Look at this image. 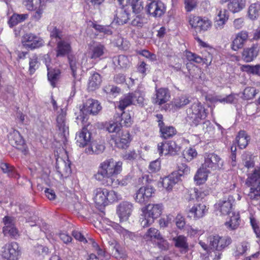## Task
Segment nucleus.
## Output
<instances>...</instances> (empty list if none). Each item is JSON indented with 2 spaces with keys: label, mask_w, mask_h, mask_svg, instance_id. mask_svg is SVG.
<instances>
[{
  "label": "nucleus",
  "mask_w": 260,
  "mask_h": 260,
  "mask_svg": "<svg viewBox=\"0 0 260 260\" xmlns=\"http://www.w3.org/2000/svg\"><path fill=\"white\" fill-rule=\"evenodd\" d=\"M179 150V147L172 141L162 142L157 144V151L160 155H175Z\"/></svg>",
  "instance_id": "obj_13"
},
{
  "label": "nucleus",
  "mask_w": 260,
  "mask_h": 260,
  "mask_svg": "<svg viewBox=\"0 0 260 260\" xmlns=\"http://www.w3.org/2000/svg\"><path fill=\"white\" fill-rule=\"evenodd\" d=\"M132 120L131 114L128 112H124L121 116V126H129L132 124Z\"/></svg>",
  "instance_id": "obj_59"
},
{
  "label": "nucleus",
  "mask_w": 260,
  "mask_h": 260,
  "mask_svg": "<svg viewBox=\"0 0 260 260\" xmlns=\"http://www.w3.org/2000/svg\"><path fill=\"white\" fill-rule=\"evenodd\" d=\"M121 125L117 122L110 123L107 126V130L109 133H115L116 135L120 133Z\"/></svg>",
  "instance_id": "obj_63"
},
{
  "label": "nucleus",
  "mask_w": 260,
  "mask_h": 260,
  "mask_svg": "<svg viewBox=\"0 0 260 260\" xmlns=\"http://www.w3.org/2000/svg\"><path fill=\"white\" fill-rule=\"evenodd\" d=\"M22 43L24 46L31 49L39 48L44 44L42 38L32 33L25 34L23 36Z\"/></svg>",
  "instance_id": "obj_14"
},
{
  "label": "nucleus",
  "mask_w": 260,
  "mask_h": 260,
  "mask_svg": "<svg viewBox=\"0 0 260 260\" xmlns=\"http://www.w3.org/2000/svg\"><path fill=\"white\" fill-rule=\"evenodd\" d=\"M209 242L210 246L222 251L232 243V240L228 236H220L216 235L210 236Z\"/></svg>",
  "instance_id": "obj_12"
},
{
  "label": "nucleus",
  "mask_w": 260,
  "mask_h": 260,
  "mask_svg": "<svg viewBox=\"0 0 260 260\" xmlns=\"http://www.w3.org/2000/svg\"><path fill=\"white\" fill-rule=\"evenodd\" d=\"M174 217L172 215H169L166 217L161 218L159 220V223L161 228H166L169 226L173 220Z\"/></svg>",
  "instance_id": "obj_64"
},
{
  "label": "nucleus",
  "mask_w": 260,
  "mask_h": 260,
  "mask_svg": "<svg viewBox=\"0 0 260 260\" xmlns=\"http://www.w3.org/2000/svg\"><path fill=\"white\" fill-rule=\"evenodd\" d=\"M66 114L61 110V112L57 117L56 122L57 126L59 132L66 137L69 134V128L68 124L66 118Z\"/></svg>",
  "instance_id": "obj_28"
},
{
  "label": "nucleus",
  "mask_w": 260,
  "mask_h": 260,
  "mask_svg": "<svg viewBox=\"0 0 260 260\" xmlns=\"http://www.w3.org/2000/svg\"><path fill=\"white\" fill-rule=\"evenodd\" d=\"M94 201L98 206H106L121 199V196L113 190H108L106 188L99 187L94 191Z\"/></svg>",
  "instance_id": "obj_3"
},
{
  "label": "nucleus",
  "mask_w": 260,
  "mask_h": 260,
  "mask_svg": "<svg viewBox=\"0 0 260 260\" xmlns=\"http://www.w3.org/2000/svg\"><path fill=\"white\" fill-rule=\"evenodd\" d=\"M56 169L57 173L61 177L66 178L71 174V169L70 163L69 160L67 161L62 158L56 159Z\"/></svg>",
  "instance_id": "obj_27"
},
{
  "label": "nucleus",
  "mask_w": 260,
  "mask_h": 260,
  "mask_svg": "<svg viewBox=\"0 0 260 260\" xmlns=\"http://www.w3.org/2000/svg\"><path fill=\"white\" fill-rule=\"evenodd\" d=\"M210 250L208 253V258L209 260H219L222 255V251L213 248L210 246Z\"/></svg>",
  "instance_id": "obj_56"
},
{
  "label": "nucleus",
  "mask_w": 260,
  "mask_h": 260,
  "mask_svg": "<svg viewBox=\"0 0 260 260\" xmlns=\"http://www.w3.org/2000/svg\"><path fill=\"white\" fill-rule=\"evenodd\" d=\"M143 238L146 241H151L154 239H162V236L159 231L154 228L149 229L147 232L144 235Z\"/></svg>",
  "instance_id": "obj_41"
},
{
  "label": "nucleus",
  "mask_w": 260,
  "mask_h": 260,
  "mask_svg": "<svg viewBox=\"0 0 260 260\" xmlns=\"http://www.w3.org/2000/svg\"><path fill=\"white\" fill-rule=\"evenodd\" d=\"M174 173L179 174V179L182 176L187 175L190 173V168L185 164H181L178 166V170L177 172Z\"/></svg>",
  "instance_id": "obj_62"
},
{
  "label": "nucleus",
  "mask_w": 260,
  "mask_h": 260,
  "mask_svg": "<svg viewBox=\"0 0 260 260\" xmlns=\"http://www.w3.org/2000/svg\"><path fill=\"white\" fill-rule=\"evenodd\" d=\"M3 222L5 226L3 228V232L5 235H9L14 238L19 236L18 230L15 226V219L13 217L6 216L3 218Z\"/></svg>",
  "instance_id": "obj_17"
},
{
  "label": "nucleus",
  "mask_w": 260,
  "mask_h": 260,
  "mask_svg": "<svg viewBox=\"0 0 260 260\" xmlns=\"http://www.w3.org/2000/svg\"><path fill=\"white\" fill-rule=\"evenodd\" d=\"M146 19L144 16L138 15L132 20L131 24L134 26L142 27Z\"/></svg>",
  "instance_id": "obj_61"
},
{
  "label": "nucleus",
  "mask_w": 260,
  "mask_h": 260,
  "mask_svg": "<svg viewBox=\"0 0 260 260\" xmlns=\"http://www.w3.org/2000/svg\"><path fill=\"white\" fill-rule=\"evenodd\" d=\"M134 13H140L143 9V2L142 0H132L131 3Z\"/></svg>",
  "instance_id": "obj_57"
},
{
  "label": "nucleus",
  "mask_w": 260,
  "mask_h": 260,
  "mask_svg": "<svg viewBox=\"0 0 260 260\" xmlns=\"http://www.w3.org/2000/svg\"><path fill=\"white\" fill-rule=\"evenodd\" d=\"M190 101L186 95H181L176 98L171 102L172 107L175 110L180 109L182 107L189 104Z\"/></svg>",
  "instance_id": "obj_43"
},
{
  "label": "nucleus",
  "mask_w": 260,
  "mask_h": 260,
  "mask_svg": "<svg viewBox=\"0 0 260 260\" xmlns=\"http://www.w3.org/2000/svg\"><path fill=\"white\" fill-rule=\"evenodd\" d=\"M133 210V204L128 202H122L117 207V214L120 221L127 220Z\"/></svg>",
  "instance_id": "obj_18"
},
{
  "label": "nucleus",
  "mask_w": 260,
  "mask_h": 260,
  "mask_svg": "<svg viewBox=\"0 0 260 260\" xmlns=\"http://www.w3.org/2000/svg\"><path fill=\"white\" fill-rule=\"evenodd\" d=\"M208 208L205 203H197L194 204L188 211V216L197 219L203 217L207 212Z\"/></svg>",
  "instance_id": "obj_23"
},
{
  "label": "nucleus",
  "mask_w": 260,
  "mask_h": 260,
  "mask_svg": "<svg viewBox=\"0 0 260 260\" xmlns=\"http://www.w3.org/2000/svg\"><path fill=\"white\" fill-rule=\"evenodd\" d=\"M161 135L164 139L172 137L176 134L175 128L172 126H165L164 124L159 126Z\"/></svg>",
  "instance_id": "obj_46"
},
{
  "label": "nucleus",
  "mask_w": 260,
  "mask_h": 260,
  "mask_svg": "<svg viewBox=\"0 0 260 260\" xmlns=\"http://www.w3.org/2000/svg\"><path fill=\"white\" fill-rule=\"evenodd\" d=\"M128 95V96H131V99L133 104H142L143 103L144 99L143 96L141 95L139 91H135Z\"/></svg>",
  "instance_id": "obj_60"
},
{
  "label": "nucleus",
  "mask_w": 260,
  "mask_h": 260,
  "mask_svg": "<svg viewBox=\"0 0 260 260\" xmlns=\"http://www.w3.org/2000/svg\"><path fill=\"white\" fill-rule=\"evenodd\" d=\"M250 249V244L247 241H242L236 247L235 253L236 256L242 255Z\"/></svg>",
  "instance_id": "obj_50"
},
{
  "label": "nucleus",
  "mask_w": 260,
  "mask_h": 260,
  "mask_svg": "<svg viewBox=\"0 0 260 260\" xmlns=\"http://www.w3.org/2000/svg\"><path fill=\"white\" fill-rule=\"evenodd\" d=\"M163 205L159 204H149L142 209L143 216L141 218V224L143 227H147L152 224L155 219L159 217L162 213Z\"/></svg>",
  "instance_id": "obj_2"
},
{
  "label": "nucleus",
  "mask_w": 260,
  "mask_h": 260,
  "mask_svg": "<svg viewBox=\"0 0 260 260\" xmlns=\"http://www.w3.org/2000/svg\"><path fill=\"white\" fill-rule=\"evenodd\" d=\"M105 146L103 142H92L85 148V153L87 154H99L104 152Z\"/></svg>",
  "instance_id": "obj_34"
},
{
  "label": "nucleus",
  "mask_w": 260,
  "mask_h": 260,
  "mask_svg": "<svg viewBox=\"0 0 260 260\" xmlns=\"http://www.w3.org/2000/svg\"><path fill=\"white\" fill-rule=\"evenodd\" d=\"M129 18V14L122 6L117 9L113 21L119 25H122L126 23Z\"/></svg>",
  "instance_id": "obj_33"
},
{
  "label": "nucleus",
  "mask_w": 260,
  "mask_h": 260,
  "mask_svg": "<svg viewBox=\"0 0 260 260\" xmlns=\"http://www.w3.org/2000/svg\"><path fill=\"white\" fill-rule=\"evenodd\" d=\"M229 13L225 9H217L214 18L215 27L217 29H222L229 19Z\"/></svg>",
  "instance_id": "obj_21"
},
{
  "label": "nucleus",
  "mask_w": 260,
  "mask_h": 260,
  "mask_svg": "<svg viewBox=\"0 0 260 260\" xmlns=\"http://www.w3.org/2000/svg\"><path fill=\"white\" fill-rule=\"evenodd\" d=\"M23 5L28 11H35L34 19L39 20L42 17L46 5L45 0H23Z\"/></svg>",
  "instance_id": "obj_8"
},
{
  "label": "nucleus",
  "mask_w": 260,
  "mask_h": 260,
  "mask_svg": "<svg viewBox=\"0 0 260 260\" xmlns=\"http://www.w3.org/2000/svg\"><path fill=\"white\" fill-rule=\"evenodd\" d=\"M248 39V32L245 30H242L236 34L231 47L234 51H238L242 49Z\"/></svg>",
  "instance_id": "obj_20"
},
{
  "label": "nucleus",
  "mask_w": 260,
  "mask_h": 260,
  "mask_svg": "<svg viewBox=\"0 0 260 260\" xmlns=\"http://www.w3.org/2000/svg\"><path fill=\"white\" fill-rule=\"evenodd\" d=\"M133 104L131 99V96L128 95H125L123 98H121L119 101L118 108L121 111L125 109L127 107Z\"/></svg>",
  "instance_id": "obj_58"
},
{
  "label": "nucleus",
  "mask_w": 260,
  "mask_h": 260,
  "mask_svg": "<svg viewBox=\"0 0 260 260\" xmlns=\"http://www.w3.org/2000/svg\"><path fill=\"white\" fill-rule=\"evenodd\" d=\"M8 139L10 144L17 149H20L24 144V140L20 133L16 130H13L9 133Z\"/></svg>",
  "instance_id": "obj_29"
},
{
  "label": "nucleus",
  "mask_w": 260,
  "mask_h": 260,
  "mask_svg": "<svg viewBox=\"0 0 260 260\" xmlns=\"http://www.w3.org/2000/svg\"><path fill=\"white\" fill-rule=\"evenodd\" d=\"M28 17L27 14H13L10 18L9 20V26L12 27L16 25L19 23H20Z\"/></svg>",
  "instance_id": "obj_47"
},
{
  "label": "nucleus",
  "mask_w": 260,
  "mask_h": 260,
  "mask_svg": "<svg viewBox=\"0 0 260 260\" xmlns=\"http://www.w3.org/2000/svg\"><path fill=\"white\" fill-rule=\"evenodd\" d=\"M0 168L4 173H7L9 177H16L17 173L12 166H9L7 164L2 163Z\"/></svg>",
  "instance_id": "obj_55"
},
{
  "label": "nucleus",
  "mask_w": 260,
  "mask_h": 260,
  "mask_svg": "<svg viewBox=\"0 0 260 260\" xmlns=\"http://www.w3.org/2000/svg\"><path fill=\"white\" fill-rule=\"evenodd\" d=\"M70 68L72 72V76L74 80L72 83V91L70 93V96L73 97L76 93V87L80 82V79L77 75V70L78 68L79 64L77 62L76 58L74 56H69L68 57Z\"/></svg>",
  "instance_id": "obj_22"
},
{
  "label": "nucleus",
  "mask_w": 260,
  "mask_h": 260,
  "mask_svg": "<svg viewBox=\"0 0 260 260\" xmlns=\"http://www.w3.org/2000/svg\"><path fill=\"white\" fill-rule=\"evenodd\" d=\"M106 51L105 46L101 44H96L92 46L89 51L91 59H96L102 56Z\"/></svg>",
  "instance_id": "obj_35"
},
{
  "label": "nucleus",
  "mask_w": 260,
  "mask_h": 260,
  "mask_svg": "<svg viewBox=\"0 0 260 260\" xmlns=\"http://www.w3.org/2000/svg\"><path fill=\"white\" fill-rule=\"evenodd\" d=\"M240 69L241 71L245 72L248 74L260 75V64H259L255 66L244 64L242 65Z\"/></svg>",
  "instance_id": "obj_49"
},
{
  "label": "nucleus",
  "mask_w": 260,
  "mask_h": 260,
  "mask_svg": "<svg viewBox=\"0 0 260 260\" xmlns=\"http://www.w3.org/2000/svg\"><path fill=\"white\" fill-rule=\"evenodd\" d=\"M260 6L257 4H251L248 11V17L251 20H255L257 18L259 15Z\"/></svg>",
  "instance_id": "obj_51"
},
{
  "label": "nucleus",
  "mask_w": 260,
  "mask_h": 260,
  "mask_svg": "<svg viewBox=\"0 0 260 260\" xmlns=\"http://www.w3.org/2000/svg\"><path fill=\"white\" fill-rule=\"evenodd\" d=\"M113 62L116 66H119L121 68H126L130 66L128 58L123 55L113 57Z\"/></svg>",
  "instance_id": "obj_45"
},
{
  "label": "nucleus",
  "mask_w": 260,
  "mask_h": 260,
  "mask_svg": "<svg viewBox=\"0 0 260 260\" xmlns=\"http://www.w3.org/2000/svg\"><path fill=\"white\" fill-rule=\"evenodd\" d=\"M235 201L232 196H228L225 197L215 205V208L217 211H219L221 215H230L233 212V205Z\"/></svg>",
  "instance_id": "obj_10"
},
{
  "label": "nucleus",
  "mask_w": 260,
  "mask_h": 260,
  "mask_svg": "<svg viewBox=\"0 0 260 260\" xmlns=\"http://www.w3.org/2000/svg\"><path fill=\"white\" fill-rule=\"evenodd\" d=\"M210 171L203 166L197 172L194 176V180L198 185L204 183L207 180Z\"/></svg>",
  "instance_id": "obj_37"
},
{
  "label": "nucleus",
  "mask_w": 260,
  "mask_h": 260,
  "mask_svg": "<svg viewBox=\"0 0 260 260\" xmlns=\"http://www.w3.org/2000/svg\"><path fill=\"white\" fill-rule=\"evenodd\" d=\"M155 189L151 186H142L136 192L134 199L136 202L143 204L148 202L154 193Z\"/></svg>",
  "instance_id": "obj_15"
},
{
  "label": "nucleus",
  "mask_w": 260,
  "mask_h": 260,
  "mask_svg": "<svg viewBox=\"0 0 260 260\" xmlns=\"http://www.w3.org/2000/svg\"><path fill=\"white\" fill-rule=\"evenodd\" d=\"M84 108L87 112L93 115L98 114L102 109V106L99 102L93 99L88 100Z\"/></svg>",
  "instance_id": "obj_36"
},
{
  "label": "nucleus",
  "mask_w": 260,
  "mask_h": 260,
  "mask_svg": "<svg viewBox=\"0 0 260 260\" xmlns=\"http://www.w3.org/2000/svg\"><path fill=\"white\" fill-rule=\"evenodd\" d=\"M198 153L195 149L192 148H187L183 152L184 158L188 161H191L194 158L196 157Z\"/></svg>",
  "instance_id": "obj_54"
},
{
  "label": "nucleus",
  "mask_w": 260,
  "mask_h": 260,
  "mask_svg": "<svg viewBox=\"0 0 260 260\" xmlns=\"http://www.w3.org/2000/svg\"><path fill=\"white\" fill-rule=\"evenodd\" d=\"M258 92V90L256 89L255 88L247 87L243 91V99L246 100L252 99Z\"/></svg>",
  "instance_id": "obj_52"
},
{
  "label": "nucleus",
  "mask_w": 260,
  "mask_h": 260,
  "mask_svg": "<svg viewBox=\"0 0 260 260\" xmlns=\"http://www.w3.org/2000/svg\"><path fill=\"white\" fill-rule=\"evenodd\" d=\"M111 226L120 235H122L124 238L132 239L133 234L127 230L124 229L118 223L111 222Z\"/></svg>",
  "instance_id": "obj_48"
},
{
  "label": "nucleus",
  "mask_w": 260,
  "mask_h": 260,
  "mask_svg": "<svg viewBox=\"0 0 260 260\" xmlns=\"http://www.w3.org/2000/svg\"><path fill=\"white\" fill-rule=\"evenodd\" d=\"M236 141L238 143L239 148L240 149H243L248 145L249 141V137L247 136L245 131H241L239 132L238 135L236 138Z\"/></svg>",
  "instance_id": "obj_42"
},
{
  "label": "nucleus",
  "mask_w": 260,
  "mask_h": 260,
  "mask_svg": "<svg viewBox=\"0 0 260 260\" xmlns=\"http://www.w3.org/2000/svg\"><path fill=\"white\" fill-rule=\"evenodd\" d=\"M21 254V248L15 242L6 243L0 250V255L6 260H18Z\"/></svg>",
  "instance_id": "obj_6"
},
{
  "label": "nucleus",
  "mask_w": 260,
  "mask_h": 260,
  "mask_svg": "<svg viewBox=\"0 0 260 260\" xmlns=\"http://www.w3.org/2000/svg\"><path fill=\"white\" fill-rule=\"evenodd\" d=\"M186 56L189 61H193L198 63L203 62L207 66H209L212 60V55L209 52L207 51L204 52L202 57L191 52H186Z\"/></svg>",
  "instance_id": "obj_24"
},
{
  "label": "nucleus",
  "mask_w": 260,
  "mask_h": 260,
  "mask_svg": "<svg viewBox=\"0 0 260 260\" xmlns=\"http://www.w3.org/2000/svg\"><path fill=\"white\" fill-rule=\"evenodd\" d=\"M72 38L68 36L62 38L57 43L56 56H64L72 50L71 43Z\"/></svg>",
  "instance_id": "obj_16"
},
{
  "label": "nucleus",
  "mask_w": 260,
  "mask_h": 260,
  "mask_svg": "<svg viewBox=\"0 0 260 260\" xmlns=\"http://www.w3.org/2000/svg\"><path fill=\"white\" fill-rule=\"evenodd\" d=\"M190 26L197 32H204L212 26V22L207 17L190 16L188 19Z\"/></svg>",
  "instance_id": "obj_7"
},
{
  "label": "nucleus",
  "mask_w": 260,
  "mask_h": 260,
  "mask_svg": "<svg viewBox=\"0 0 260 260\" xmlns=\"http://www.w3.org/2000/svg\"><path fill=\"white\" fill-rule=\"evenodd\" d=\"M48 70V79L50 81L52 87L55 86V83L58 79L60 75V71L58 69H53L49 67L48 64H46Z\"/></svg>",
  "instance_id": "obj_44"
},
{
  "label": "nucleus",
  "mask_w": 260,
  "mask_h": 260,
  "mask_svg": "<svg viewBox=\"0 0 260 260\" xmlns=\"http://www.w3.org/2000/svg\"><path fill=\"white\" fill-rule=\"evenodd\" d=\"M111 248L112 250V253L115 258L120 259L124 258L126 257L125 252L122 250L119 244L115 243Z\"/></svg>",
  "instance_id": "obj_53"
},
{
  "label": "nucleus",
  "mask_w": 260,
  "mask_h": 260,
  "mask_svg": "<svg viewBox=\"0 0 260 260\" xmlns=\"http://www.w3.org/2000/svg\"><path fill=\"white\" fill-rule=\"evenodd\" d=\"M170 98V95L168 90L160 88L156 90L155 94L152 98V102L154 104L160 106L168 102Z\"/></svg>",
  "instance_id": "obj_26"
},
{
  "label": "nucleus",
  "mask_w": 260,
  "mask_h": 260,
  "mask_svg": "<svg viewBox=\"0 0 260 260\" xmlns=\"http://www.w3.org/2000/svg\"><path fill=\"white\" fill-rule=\"evenodd\" d=\"M246 185L250 187L248 196L251 200H258L260 198V168L255 169L246 181Z\"/></svg>",
  "instance_id": "obj_4"
},
{
  "label": "nucleus",
  "mask_w": 260,
  "mask_h": 260,
  "mask_svg": "<svg viewBox=\"0 0 260 260\" xmlns=\"http://www.w3.org/2000/svg\"><path fill=\"white\" fill-rule=\"evenodd\" d=\"M258 48L257 45H253L251 47L245 48L242 52V58L247 62L254 60L258 55Z\"/></svg>",
  "instance_id": "obj_31"
},
{
  "label": "nucleus",
  "mask_w": 260,
  "mask_h": 260,
  "mask_svg": "<svg viewBox=\"0 0 260 260\" xmlns=\"http://www.w3.org/2000/svg\"><path fill=\"white\" fill-rule=\"evenodd\" d=\"M77 145L80 147L88 146L91 143V133L87 127H84L77 133L76 136Z\"/></svg>",
  "instance_id": "obj_19"
},
{
  "label": "nucleus",
  "mask_w": 260,
  "mask_h": 260,
  "mask_svg": "<svg viewBox=\"0 0 260 260\" xmlns=\"http://www.w3.org/2000/svg\"><path fill=\"white\" fill-rule=\"evenodd\" d=\"M202 166L210 171L219 170L223 166V161L217 154L214 153H206L204 156V162Z\"/></svg>",
  "instance_id": "obj_9"
},
{
  "label": "nucleus",
  "mask_w": 260,
  "mask_h": 260,
  "mask_svg": "<svg viewBox=\"0 0 260 260\" xmlns=\"http://www.w3.org/2000/svg\"><path fill=\"white\" fill-rule=\"evenodd\" d=\"M174 246L179 248L181 252H186L188 250V244L187 238L183 235H179L172 238Z\"/></svg>",
  "instance_id": "obj_32"
},
{
  "label": "nucleus",
  "mask_w": 260,
  "mask_h": 260,
  "mask_svg": "<svg viewBox=\"0 0 260 260\" xmlns=\"http://www.w3.org/2000/svg\"><path fill=\"white\" fill-rule=\"evenodd\" d=\"M112 139L116 146L121 149L127 148L131 141V135L128 132H120L115 137L113 136Z\"/></svg>",
  "instance_id": "obj_25"
},
{
  "label": "nucleus",
  "mask_w": 260,
  "mask_h": 260,
  "mask_svg": "<svg viewBox=\"0 0 260 260\" xmlns=\"http://www.w3.org/2000/svg\"><path fill=\"white\" fill-rule=\"evenodd\" d=\"M188 118L192 125H198L207 116L205 108L201 103H194L187 111Z\"/></svg>",
  "instance_id": "obj_5"
},
{
  "label": "nucleus",
  "mask_w": 260,
  "mask_h": 260,
  "mask_svg": "<svg viewBox=\"0 0 260 260\" xmlns=\"http://www.w3.org/2000/svg\"><path fill=\"white\" fill-rule=\"evenodd\" d=\"M180 180L179 174L176 173H172L163 178L162 184L164 188L168 191H170L172 189L174 186Z\"/></svg>",
  "instance_id": "obj_30"
},
{
  "label": "nucleus",
  "mask_w": 260,
  "mask_h": 260,
  "mask_svg": "<svg viewBox=\"0 0 260 260\" xmlns=\"http://www.w3.org/2000/svg\"><path fill=\"white\" fill-rule=\"evenodd\" d=\"M232 216H230V219L225 223L226 227L230 230H234L237 229L240 224V215L239 213L232 212Z\"/></svg>",
  "instance_id": "obj_40"
},
{
  "label": "nucleus",
  "mask_w": 260,
  "mask_h": 260,
  "mask_svg": "<svg viewBox=\"0 0 260 260\" xmlns=\"http://www.w3.org/2000/svg\"><path fill=\"white\" fill-rule=\"evenodd\" d=\"M122 165L121 161H117L113 158L107 159L100 163L94 177L103 184L111 186L113 184L114 178L121 172Z\"/></svg>",
  "instance_id": "obj_1"
},
{
  "label": "nucleus",
  "mask_w": 260,
  "mask_h": 260,
  "mask_svg": "<svg viewBox=\"0 0 260 260\" xmlns=\"http://www.w3.org/2000/svg\"><path fill=\"white\" fill-rule=\"evenodd\" d=\"M146 13L152 17H161L166 12V7L160 1H153L147 5Z\"/></svg>",
  "instance_id": "obj_11"
},
{
  "label": "nucleus",
  "mask_w": 260,
  "mask_h": 260,
  "mask_svg": "<svg viewBox=\"0 0 260 260\" xmlns=\"http://www.w3.org/2000/svg\"><path fill=\"white\" fill-rule=\"evenodd\" d=\"M245 0H231L228 4V9L234 13L239 12L245 7Z\"/></svg>",
  "instance_id": "obj_39"
},
{
  "label": "nucleus",
  "mask_w": 260,
  "mask_h": 260,
  "mask_svg": "<svg viewBox=\"0 0 260 260\" xmlns=\"http://www.w3.org/2000/svg\"><path fill=\"white\" fill-rule=\"evenodd\" d=\"M102 80L100 74L94 73L89 77L88 89L89 90H94L98 88L101 83Z\"/></svg>",
  "instance_id": "obj_38"
}]
</instances>
